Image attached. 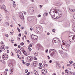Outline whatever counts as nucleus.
<instances>
[{"mask_svg": "<svg viewBox=\"0 0 75 75\" xmlns=\"http://www.w3.org/2000/svg\"><path fill=\"white\" fill-rule=\"evenodd\" d=\"M58 10L54 9L53 8H51L49 12V14L51 15L52 18L54 19H57V18H58L61 16H59V17H58V16H57L56 14H57L58 13Z\"/></svg>", "mask_w": 75, "mask_h": 75, "instance_id": "nucleus-1", "label": "nucleus"}, {"mask_svg": "<svg viewBox=\"0 0 75 75\" xmlns=\"http://www.w3.org/2000/svg\"><path fill=\"white\" fill-rule=\"evenodd\" d=\"M71 41H66L64 43V45H66L67 47H69L71 44Z\"/></svg>", "mask_w": 75, "mask_h": 75, "instance_id": "nucleus-2", "label": "nucleus"}, {"mask_svg": "<svg viewBox=\"0 0 75 75\" xmlns=\"http://www.w3.org/2000/svg\"><path fill=\"white\" fill-rule=\"evenodd\" d=\"M19 17H20L21 20H24V16H23V12H21V13H19Z\"/></svg>", "mask_w": 75, "mask_h": 75, "instance_id": "nucleus-3", "label": "nucleus"}, {"mask_svg": "<svg viewBox=\"0 0 75 75\" xmlns=\"http://www.w3.org/2000/svg\"><path fill=\"white\" fill-rule=\"evenodd\" d=\"M33 9L34 8L33 7H31L30 8H29V13H33V12H34V10Z\"/></svg>", "mask_w": 75, "mask_h": 75, "instance_id": "nucleus-4", "label": "nucleus"}, {"mask_svg": "<svg viewBox=\"0 0 75 75\" xmlns=\"http://www.w3.org/2000/svg\"><path fill=\"white\" fill-rule=\"evenodd\" d=\"M3 56H4L3 57V58H5L6 59H7V58H8V54H7L6 53H4L3 54Z\"/></svg>", "mask_w": 75, "mask_h": 75, "instance_id": "nucleus-5", "label": "nucleus"}, {"mask_svg": "<svg viewBox=\"0 0 75 75\" xmlns=\"http://www.w3.org/2000/svg\"><path fill=\"white\" fill-rule=\"evenodd\" d=\"M61 48L63 50H65V48H67V47L66 45H65L64 43L63 44H62L61 46Z\"/></svg>", "mask_w": 75, "mask_h": 75, "instance_id": "nucleus-6", "label": "nucleus"}, {"mask_svg": "<svg viewBox=\"0 0 75 75\" xmlns=\"http://www.w3.org/2000/svg\"><path fill=\"white\" fill-rule=\"evenodd\" d=\"M41 31V28L39 27H37L36 28V31L37 33H40Z\"/></svg>", "mask_w": 75, "mask_h": 75, "instance_id": "nucleus-7", "label": "nucleus"}, {"mask_svg": "<svg viewBox=\"0 0 75 75\" xmlns=\"http://www.w3.org/2000/svg\"><path fill=\"white\" fill-rule=\"evenodd\" d=\"M27 59L28 61L31 62L33 60V57L31 56H28L27 57Z\"/></svg>", "mask_w": 75, "mask_h": 75, "instance_id": "nucleus-8", "label": "nucleus"}, {"mask_svg": "<svg viewBox=\"0 0 75 75\" xmlns=\"http://www.w3.org/2000/svg\"><path fill=\"white\" fill-rule=\"evenodd\" d=\"M42 73L43 75H46L47 74V70L46 69H43L42 71Z\"/></svg>", "mask_w": 75, "mask_h": 75, "instance_id": "nucleus-9", "label": "nucleus"}, {"mask_svg": "<svg viewBox=\"0 0 75 75\" xmlns=\"http://www.w3.org/2000/svg\"><path fill=\"white\" fill-rule=\"evenodd\" d=\"M6 49V46L4 45L1 47V50H2V51H4Z\"/></svg>", "mask_w": 75, "mask_h": 75, "instance_id": "nucleus-10", "label": "nucleus"}, {"mask_svg": "<svg viewBox=\"0 0 75 75\" xmlns=\"http://www.w3.org/2000/svg\"><path fill=\"white\" fill-rule=\"evenodd\" d=\"M10 70L9 71H10L11 72V73L9 72L10 75H13V70H14V68H10Z\"/></svg>", "mask_w": 75, "mask_h": 75, "instance_id": "nucleus-11", "label": "nucleus"}, {"mask_svg": "<svg viewBox=\"0 0 75 75\" xmlns=\"http://www.w3.org/2000/svg\"><path fill=\"white\" fill-rule=\"evenodd\" d=\"M56 52V50H54V52H52V53L50 54V55H51V56H52L53 57H54L55 55V53Z\"/></svg>", "mask_w": 75, "mask_h": 75, "instance_id": "nucleus-12", "label": "nucleus"}, {"mask_svg": "<svg viewBox=\"0 0 75 75\" xmlns=\"http://www.w3.org/2000/svg\"><path fill=\"white\" fill-rule=\"evenodd\" d=\"M54 51H55V50L53 49H51L49 51L50 54L52 53V52H54Z\"/></svg>", "mask_w": 75, "mask_h": 75, "instance_id": "nucleus-13", "label": "nucleus"}, {"mask_svg": "<svg viewBox=\"0 0 75 75\" xmlns=\"http://www.w3.org/2000/svg\"><path fill=\"white\" fill-rule=\"evenodd\" d=\"M57 40L56 39H55V38L53 39L52 40V42L53 44L57 42H56V41H57Z\"/></svg>", "mask_w": 75, "mask_h": 75, "instance_id": "nucleus-14", "label": "nucleus"}, {"mask_svg": "<svg viewBox=\"0 0 75 75\" xmlns=\"http://www.w3.org/2000/svg\"><path fill=\"white\" fill-rule=\"evenodd\" d=\"M22 52H23L24 54V55H27V53H26V52L25 51V50L24 49H22Z\"/></svg>", "mask_w": 75, "mask_h": 75, "instance_id": "nucleus-15", "label": "nucleus"}, {"mask_svg": "<svg viewBox=\"0 0 75 75\" xmlns=\"http://www.w3.org/2000/svg\"><path fill=\"white\" fill-rule=\"evenodd\" d=\"M55 39H56V40H57L56 41L57 43H59V42H60V40H59V39L58 38H55Z\"/></svg>", "mask_w": 75, "mask_h": 75, "instance_id": "nucleus-16", "label": "nucleus"}, {"mask_svg": "<svg viewBox=\"0 0 75 75\" xmlns=\"http://www.w3.org/2000/svg\"><path fill=\"white\" fill-rule=\"evenodd\" d=\"M37 38H38V36H37L35 35L33 39L35 40H37Z\"/></svg>", "mask_w": 75, "mask_h": 75, "instance_id": "nucleus-17", "label": "nucleus"}, {"mask_svg": "<svg viewBox=\"0 0 75 75\" xmlns=\"http://www.w3.org/2000/svg\"><path fill=\"white\" fill-rule=\"evenodd\" d=\"M48 14V13L47 12H45L43 14V15L45 17V16H47V15Z\"/></svg>", "mask_w": 75, "mask_h": 75, "instance_id": "nucleus-18", "label": "nucleus"}, {"mask_svg": "<svg viewBox=\"0 0 75 75\" xmlns=\"http://www.w3.org/2000/svg\"><path fill=\"white\" fill-rule=\"evenodd\" d=\"M34 73L35 75H37L38 74V73L36 71H34Z\"/></svg>", "mask_w": 75, "mask_h": 75, "instance_id": "nucleus-19", "label": "nucleus"}, {"mask_svg": "<svg viewBox=\"0 0 75 75\" xmlns=\"http://www.w3.org/2000/svg\"><path fill=\"white\" fill-rule=\"evenodd\" d=\"M34 54L35 55H38V53L37 52H36L34 53Z\"/></svg>", "mask_w": 75, "mask_h": 75, "instance_id": "nucleus-20", "label": "nucleus"}, {"mask_svg": "<svg viewBox=\"0 0 75 75\" xmlns=\"http://www.w3.org/2000/svg\"><path fill=\"white\" fill-rule=\"evenodd\" d=\"M44 21L42 20H41L40 21V24H43V23H44Z\"/></svg>", "mask_w": 75, "mask_h": 75, "instance_id": "nucleus-21", "label": "nucleus"}, {"mask_svg": "<svg viewBox=\"0 0 75 75\" xmlns=\"http://www.w3.org/2000/svg\"><path fill=\"white\" fill-rule=\"evenodd\" d=\"M37 62H38L37 61L34 62L33 64V65H36V64H37Z\"/></svg>", "mask_w": 75, "mask_h": 75, "instance_id": "nucleus-22", "label": "nucleus"}, {"mask_svg": "<svg viewBox=\"0 0 75 75\" xmlns=\"http://www.w3.org/2000/svg\"><path fill=\"white\" fill-rule=\"evenodd\" d=\"M35 36V35H34L32 34L31 36L32 38H33H33H34Z\"/></svg>", "mask_w": 75, "mask_h": 75, "instance_id": "nucleus-23", "label": "nucleus"}, {"mask_svg": "<svg viewBox=\"0 0 75 75\" xmlns=\"http://www.w3.org/2000/svg\"><path fill=\"white\" fill-rule=\"evenodd\" d=\"M60 65H56V67L58 68H61V67L60 66Z\"/></svg>", "mask_w": 75, "mask_h": 75, "instance_id": "nucleus-24", "label": "nucleus"}, {"mask_svg": "<svg viewBox=\"0 0 75 75\" xmlns=\"http://www.w3.org/2000/svg\"><path fill=\"white\" fill-rule=\"evenodd\" d=\"M15 52L16 53V54H17L18 53V51L17 50V49H15L14 50Z\"/></svg>", "mask_w": 75, "mask_h": 75, "instance_id": "nucleus-25", "label": "nucleus"}, {"mask_svg": "<svg viewBox=\"0 0 75 75\" xmlns=\"http://www.w3.org/2000/svg\"><path fill=\"white\" fill-rule=\"evenodd\" d=\"M5 24H6V25H8V26H9V23H8V22H6L5 23Z\"/></svg>", "mask_w": 75, "mask_h": 75, "instance_id": "nucleus-26", "label": "nucleus"}, {"mask_svg": "<svg viewBox=\"0 0 75 75\" xmlns=\"http://www.w3.org/2000/svg\"><path fill=\"white\" fill-rule=\"evenodd\" d=\"M17 29L18 31V32H20V31H21V30H20V29H19V28H18V27H17Z\"/></svg>", "mask_w": 75, "mask_h": 75, "instance_id": "nucleus-27", "label": "nucleus"}, {"mask_svg": "<svg viewBox=\"0 0 75 75\" xmlns=\"http://www.w3.org/2000/svg\"><path fill=\"white\" fill-rule=\"evenodd\" d=\"M65 72H66V73H68V72H69V71H68V70L66 69L65 71Z\"/></svg>", "mask_w": 75, "mask_h": 75, "instance_id": "nucleus-28", "label": "nucleus"}, {"mask_svg": "<svg viewBox=\"0 0 75 75\" xmlns=\"http://www.w3.org/2000/svg\"><path fill=\"white\" fill-rule=\"evenodd\" d=\"M56 65H58L59 64V61H57V63H56Z\"/></svg>", "mask_w": 75, "mask_h": 75, "instance_id": "nucleus-29", "label": "nucleus"}, {"mask_svg": "<svg viewBox=\"0 0 75 75\" xmlns=\"http://www.w3.org/2000/svg\"><path fill=\"white\" fill-rule=\"evenodd\" d=\"M37 46H38V47H39L40 48V47H41V45L40 44H38L37 45Z\"/></svg>", "mask_w": 75, "mask_h": 75, "instance_id": "nucleus-30", "label": "nucleus"}, {"mask_svg": "<svg viewBox=\"0 0 75 75\" xmlns=\"http://www.w3.org/2000/svg\"><path fill=\"white\" fill-rule=\"evenodd\" d=\"M3 74H4V75H7V72L6 71L4 72Z\"/></svg>", "mask_w": 75, "mask_h": 75, "instance_id": "nucleus-31", "label": "nucleus"}, {"mask_svg": "<svg viewBox=\"0 0 75 75\" xmlns=\"http://www.w3.org/2000/svg\"><path fill=\"white\" fill-rule=\"evenodd\" d=\"M28 49L30 51H31V49L30 47H28Z\"/></svg>", "mask_w": 75, "mask_h": 75, "instance_id": "nucleus-32", "label": "nucleus"}, {"mask_svg": "<svg viewBox=\"0 0 75 75\" xmlns=\"http://www.w3.org/2000/svg\"><path fill=\"white\" fill-rule=\"evenodd\" d=\"M72 62H73L72 61H69V63H70V64H72Z\"/></svg>", "mask_w": 75, "mask_h": 75, "instance_id": "nucleus-33", "label": "nucleus"}, {"mask_svg": "<svg viewBox=\"0 0 75 75\" xmlns=\"http://www.w3.org/2000/svg\"><path fill=\"white\" fill-rule=\"evenodd\" d=\"M18 52L20 54H21V51H20V50H18Z\"/></svg>", "mask_w": 75, "mask_h": 75, "instance_id": "nucleus-34", "label": "nucleus"}, {"mask_svg": "<svg viewBox=\"0 0 75 75\" xmlns=\"http://www.w3.org/2000/svg\"><path fill=\"white\" fill-rule=\"evenodd\" d=\"M9 67H11H11H13V65L11 64H10Z\"/></svg>", "mask_w": 75, "mask_h": 75, "instance_id": "nucleus-35", "label": "nucleus"}, {"mask_svg": "<svg viewBox=\"0 0 75 75\" xmlns=\"http://www.w3.org/2000/svg\"><path fill=\"white\" fill-rule=\"evenodd\" d=\"M42 66H40L39 67V69H42Z\"/></svg>", "mask_w": 75, "mask_h": 75, "instance_id": "nucleus-36", "label": "nucleus"}, {"mask_svg": "<svg viewBox=\"0 0 75 75\" xmlns=\"http://www.w3.org/2000/svg\"><path fill=\"white\" fill-rule=\"evenodd\" d=\"M43 66L44 67V66H45L46 67H47L48 66V64H45L44 65H43Z\"/></svg>", "mask_w": 75, "mask_h": 75, "instance_id": "nucleus-37", "label": "nucleus"}, {"mask_svg": "<svg viewBox=\"0 0 75 75\" xmlns=\"http://www.w3.org/2000/svg\"><path fill=\"white\" fill-rule=\"evenodd\" d=\"M28 70L27 69H26V70H25V72L26 73H27V72H28Z\"/></svg>", "mask_w": 75, "mask_h": 75, "instance_id": "nucleus-38", "label": "nucleus"}, {"mask_svg": "<svg viewBox=\"0 0 75 75\" xmlns=\"http://www.w3.org/2000/svg\"><path fill=\"white\" fill-rule=\"evenodd\" d=\"M30 63H27L26 64V65H27V66H28L29 65H30Z\"/></svg>", "mask_w": 75, "mask_h": 75, "instance_id": "nucleus-39", "label": "nucleus"}, {"mask_svg": "<svg viewBox=\"0 0 75 75\" xmlns=\"http://www.w3.org/2000/svg\"><path fill=\"white\" fill-rule=\"evenodd\" d=\"M5 36L6 37H8V35L7 34H6Z\"/></svg>", "mask_w": 75, "mask_h": 75, "instance_id": "nucleus-40", "label": "nucleus"}, {"mask_svg": "<svg viewBox=\"0 0 75 75\" xmlns=\"http://www.w3.org/2000/svg\"><path fill=\"white\" fill-rule=\"evenodd\" d=\"M13 7H16V4H14L13 5Z\"/></svg>", "mask_w": 75, "mask_h": 75, "instance_id": "nucleus-41", "label": "nucleus"}, {"mask_svg": "<svg viewBox=\"0 0 75 75\" xmlns=\"http://www.w3.org/2000/svg\"><path fill=\"white\" fill-rule=\"evenodd\" d=\"M33 47V46L31 45V44L29 45L28 46V47Z\"/></svg>", "mask_w": 75, "mask_h": 75, "instance_id": "nucleus-42", "label": "nucleus"}, {"mask_svg": "<svg viewBox=\"0 0 75 75\" xmlns=\"http://www.w3.org/2000/svg\"><path fill=\"white\" fill-rule=\"evenodd\" d=\"M69 10L70 11H71V12H73V10L72 9H71V8H69Z\"/></svg>", "mask_w": 75, "mask_h": 75, "instance_id": "nucleus-43", "label": "nucleus"}, {"mask_svg": "<svg viewBox=\"0 0 75 75\" xmlns=\"http://www.w3.org/2000/svg\"><path fill=\"white\" fill-rule=\"evenodd\" d=\"M39 66H41V65H42V63H40L39 64Z\"/></svg>", "mask_w": 75, "mask_h": 75, "instance_id": "nucleus-44", "label": "nucleus"}, {"mask_svg": "<svg viewBox=\"0 0 75 75\" xmlns=\"http://www.w3.org/2000/svg\"><path fill=\"white\" fill-rule=\"evenodd\" d=\"M27 31H25V34H26V35H27Z\"/></svg>", "mask_w": 75, "mask_h": 75, "instance_id": "nucleus-45", "label": "nucleus"}, {"mask_svg": "<svg viewBox=\"0 0 75 75\" xmlns=\"http://www.w3.org/2000/svg\"><path fill=\"white\" fill-rule=\"evenodd\" d=\"M1 44H2V45H4V42H3L2 41L1 42Z\"/></svg>", "mask_w": 75, "mask_h": 75, "instance_id": "nucleus-46", "label": "nucleus"}, {"mask_svg": "<svg viewBox=\"0 0 75 75\" xmlns=\"http://www.w3.org/2000/svg\"><path fill=\"white\" fill-rule=\"evenodd\" d=\"M52 32L53 33H55V30L54 29H53Z\"/></svg>", "mask_w": 75, "mask_h": 75, "instance_id": "nucleus-47", "label": "nucleus"}, {"mask_svg": "<svg viewBox=\"0 0 75 75\" xmlns=\"http://www.w3.org/2000/svg\"><path fill=\"white\" fill-rule=\"evenodd\" d=\"M20 38H18V37L17 38V40H18V41H20Z\"/></svg>", "mask_w": 75, "mask_h": 75, "instance_id": "nucleus-48", "label": "nucleus"}, {"mask_svg": "<svg viewBox=\"0 0 75 75\" xmlns=\"http://www.w3.org/2000/svg\"><path fill=\"white\" fill-rule=\"evenodd\" d=\"M21 45H24V43L23 42H22L21 44Z\"/></svg>", "mask_w": 75, "mask_h": 75, "instance_id": "nucleus-49", "label": "nucleus"}, {"mask_svg": "<svg viewBox=\"0 0 75 75\" xmlns=\"http://www.w3.org/2000/svg\"><path fill=\"white\" fill-rule=\"evenodd\" d=\"M14 46H15V47H17V44L15 43L14 44Z\"/></svg>", "mask_w": 75, "mask_h": 75, "instance_id": "nucleus-50", "label": "nucleus"}, {"mask_svg": "<svg viewBox=\"0 0 75 75\" xmlns=\"http://www.w3.org/2000/svg\"><path fill=\"white\" fill-rule=\"evenodd\" d=\"M0 1H1V2H4V1H5V0H0Z\"/></svg>", "mask_w": 75, "mask_h": 75, "instance_id": "nucleus-51", "label": "nucleus"}, {"mask_svg": "<svg viewBox=\"0 0 75 75\" xmlns=\"http://www.w3.org/2000/svg\"><path fill=\"white\" fill-rule=\"evenodd\" d=\"M42 62L43 64H45L46 63V62H45V61H42Z\"/></svg>", "mask_w": 75, "mask_h": 75, "instance_id": "nucleus-52", "label": "nucleus"}, {"mask_svg": "<svg viewBox=\"0 0 75 75\" xmlns=\"http://www.w3.org/2000/svg\"><path fill=\"white\" fill-rule=\"evenodd\" d=\"M47 57H48V59H50V57L49 55L47 56Z\"/></svg>", "mask_w": 75, "mask_h": 75, "instance_id": "nucleus-53", "label": "nucleus"}, {"mask_svg": "<svg viewBox=\"0 0 75 75\" xmlns=\"http://www.w3.org/2000/svg\"><path fill=\"white\" fill-rule=\"evenodd\" d=\"M30 74V72H28L27 74V75H29V74Z\"/></svg>", "mask_w": 75, "mask_h": 75, "instance_id": "nucleus-54", "label": "nucleus"}, {"mask_svg": "<svg viewBox=\"0 0 75 75\" xmlns=\"http://www.w3.org/2000/svg\"><path fill=\"white\" fill-rule=\"evenodd\" d=\"M22 63H23V64H25V63H24V60H22Z\"/></svg>", "mask_w": 75, "mask_h": 75, "instance_id": "nucleus-55", "label": "nucleus"}, {"mask_svg": "<svg viewBox=\"0 0 75 75\" xmlns=\"http://www.w3.org/2000/svg\"><path fill=\"white\" fill-rule=\"evenodd\" d=\"M0 7L2 10L3 8V7H2V6H1V5L0 6Z\"/></svg>", "mask_w": 75, "mask_h": 75, "instance_id": "nucleus-56", "label": "nucleus"}, {"mask_svg": "<svg viewBox=\"0 0 75 75\" xmlns=\"http://www.w3.org/2000/svg\"><path fill=\"white\" fill-rule=\"evenodd\" d=\"M30 31H33V28H30Z\"/></svg>", "mask_w": 75, "mask_h": 75, "instance_id": "nucleus-57", "label": "nucleus"}, {"mask_svg": "<svg viewBox=\"0 0 75 75\" xmlns=\"http://www.w3.org/2000/svg\"><path fill=\"white\" fill-rule=\"evenodd\" d=\"M3 7L4 8V7L5 8V5L4 4L3 5Z\"/></svg>", "mask_w": 75, "mask_h": 75, "instance_id": "nucleus-58", "label": "nucleus"}, {"mask_svg": "<svg viewBox=\"0 0 75 75\" xmlns=\"http://www.w3.org/2000/svg\"><path fill=\"white\" fill-rule=\"evenodd\" d=\"M11 42H12L13 43V42H14V41L13 40H12Z\"/></svg>", "mask_w": 75, "mask_h": 75, "instance_id": "nucleus-59", "label": "nucleus"}, {"mask_svg": "<svg viewBox=\"0 0 75 75\" xmlns=\"http://www.w3.org/2000/svg\"><path fill=\"white\" fill-rule=\"evenodd\" d=\"M7 53L8 54V53H9V52H10V51H9V50H8L7 51Z\"/></svg>", "mask_w": 75, "mask_h": 75, "instance_id": "nucleus-60", "label": "nucleus"}, {"mask_svg": "<svg viewBox=\"0 0 75 75\" xmlns=\"http://www.w3.org/2000/svg\"><path fill=\"white\" fill-rule=\"evenodd\" d=\"M39 6L40 7H42V5H39Z\"/></svg>", "mask_w": 75, "mask_h": 75, "instance_id": "nucleus-61", "label": "nucleus"}, {"mask_svg": "<svg viewBox=\"0 0 75 75\" xmlns=\"http://www.w3.org/2000/svg\"><path fill=\"white\" fill-rule=\"evenodd\" d=\"M19 36L20 37H21V33H19Z\"/></svg>", "mask_w": 75, "mask_h": 75, "instance_id": "nucleus-62", "label": "nucleus"}, {"mask_svg": "<svg viewBox=\"0 0 75 75\" xmlns=\"http://www.w3.org/2000/svg\"><path fill=\"white\" fill-rule=\"evenodd\" d=\"M59 53H60V54H61V51L60 50H59Z\"/></svg>", "mask_w": 75, "mask_h": 75, "instance_id": "nucleus-63", "label": "nucleus"}, {"mask_svg": "<svg viewBox=\"0 0 75 75\" xmlns=\"http://www.w3.org/2000/svg\"><path fill=\"white\" fill-rule=\"evenodd\" d=\"M49 62L50 63H51L52 62V60H50L49 61Z\"/></svg>", "mask_w": 75, "mask_h": 75, "instance_id": "nucleus-64", "label": "nucleus"}]
</instances>
